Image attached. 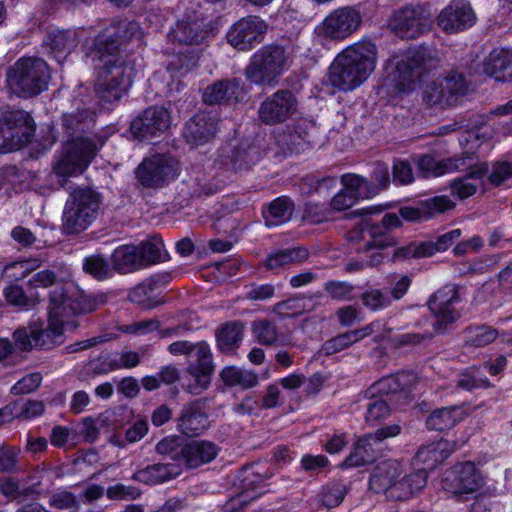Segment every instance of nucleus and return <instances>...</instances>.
Instances as JSON below:
<instances>
[{"instance_id": "1", "label": "nucleus", "mask_w": 512, "mask_h": 512, "mask_svg": "<svg viewBox=\"0 0 512 512\" xmlns=\"http://www.w3.org/2000/svg\"><path fill=\"white\" fill-rule=\"evenodd\" d=\"M137 22L113 20L93 40L90 56L97 71L95 90L105 102H115L129 90L133 82V68L120 51L127 43L142 39Z\"/></svg>"}, {"instance_id": "2", "label": "nucleus", "mask_w": 512, "mask_h": 512, "mask_svg": "<svg viewBox=\"0 0 512 512\" xmlns=\"http://www.w3.org/2000/svg\"><path fill=\"white\" fill-rule=\"evenodd\" d=\"M376 63L377 46L368 39L357 41L335 57L329 67V83L340 91H352L369 78Z\"/></svg>"}, {"instance_id": "3", "label": "nucleus", "mask_w": 512, "mask_h": 512, "mask_svg": "<svg viewBox=\"0 0 512 512\" xmlns=\"http://www.w3.org/2000/svg\"><path fill=\"white\" fill-rule=\"evenodd\" d=\"M440 62L438 50L421 45L392 56L389 77L398 91L406 92L420 83L426 74L438 69Z\"/></svg>"}, {"instance_id": "4", "label": "nucleus", "mask_w": 512, "mask_h": 512, "mask_svg": "<svg viewBox=\"0 0 512 512\" xmlns=\"http://www.w3.org/2000/svg\"><path fill=\"white\" fill-rule=\"evenodd\" d=\"M50 72L47 63L36 57H22L6 70L9 91L20 98H31L47 89Z\"/></svg>"}, {"instance_id": "5", "label": "nucleus", "mask_w": 512, "mask_h": 512, "mask_svg": "<svg viewBox=\"0 0 512 512\" xmlns=\"http://www.w3.org/2000/svg\"><path fill=\"white\" fill-rule=\"evenodd\" d=\"M167 258L162 239L152 236L138 245L125 244L117 247L111 255V264L114 271L129 274L164 262Z\"/></svg>"}, {"instance_id": "6", "label": "nucleus", "mask_w": 512, "mask_h": 512, "mask_svg": "<svg viewBox=\"0 0 512 512\" xmlns=\"http://www.w3.org/2000/svg\"><path fill=\"white\" fill-rule=\"evenodd\" d=\"M288 66L289 57L284 47L266 45L253 54L245 68V76L251 83L262 86L272 83Z\"/></svg>"}, {"instance_id": "7", "label": "nucleus", "mask_w": 512, "mask_h": 512, "mask_svg": "<svg viewBox=\"0 0 512 512\" xmlns=\"http://www.w3.org/2000/svg\"><path fill=\"white\" fill-rule=\"evenodd\" d=\"M34 131V122L28 113L3 107L0 111V152L20 149L30 142Z\"/></svg>"}, {"instance_id": "8", "label": "nucleus", "mask_w": 512, "mask_h": 512, "mask_svg": "<svg viewBox=\"0 0 512 512\" xmlns=\"http://www.w3.org/2000/svg\"><path fill=\"white\" fill-rule=\"evenodd\" d=\"M460 302V289L456 284H446L430 296L427 304L436 334H445L460 319L461 313L456 307Z\"/></svg>"}, {"instance_id": "9", "label": "nucleus", "mask_w": 512, "mask_h": 512, "mask_svg": "<svg viewBox=\"0 0 512 512\" xmlns=\"http://www.w3.org/2000/svg\"><path fill=\"white\" fill-rule=\"evenodd\" d=\"M432 23V14L428 7L410 5L396 10L390 17L388 26L403 39H416L428 32Z\"/></svg>"}, {"instance_id": "10", "label": "nucleus", "mask_w": 512, "mask_h": 512, "mask_svg": "<svg viewBox=\"0 0 512 512\" xmlns=\"http://www.w3.org/2000/svg\"><path fill=\"white\" fill-rule=\"evenodd\" d=\"M104 142L99 140V144L86 143L85 146L80 145L81 142H65L53 165V172L64 181L67 177L82 174Z\"/></svg>"}, {"instance_id": "11", "label": "nucleus", "mask_w": 512, "mask_h": 512, "mask_svg": "<svg viewBox=\"0 0 512 512\" xmlns=\"http://www.w3.org/2000/svg\"><path fill=\"white\" fill-rule=\"evenodd\" d=\"M361 24V12L353 6H345L331 11L315 28V33L322 39L342 41L353 35Z\"/></svg>"}, {"instance_id": "12", "label": "nucleus", "mask_w": 512, "mask_h": 512, "mask_svg": "<svg viewBox=\"0 0 512 512\" xmlns=\"http://www.w3.org/2000/svg\"><path fill=\"white\" fill-rule=\"evenodd\" d=\"M468 85L462 73L449 72L443 78L430 82L423 91V102L429 107L446 108L453 106L457 99L464 96Z\"/></svg>"}, {"instance_id": "13", "label": "nucleus", "mask_w": 512, "mask_h": 512, "mask_svg": "<svg viewBox=\"0 0 512 512\" xmlns=\"http://www.w3.org/2000/svg\"><path fill=\"white\" fill-rule=\"evenodd\" d=\"M179 172L178 161L169 155H153L143 160L136 169L139 182L147 188H156L174 180Z\"/></svg>"}, {"instance_id": "14", "label": "nucleus", "mask_w": 512, "mask_h": 512, "mask_svg": "<svg viewBox=\"0 0 512 512\" xmlns=\"http://www.w3.org/2000/svg\"><path fill=\"white\" fill-rule=\"evenodd\" d=\"M484 479L475 465L464 462L447 470L442 480V487L453 495L471 494L480 489Z\"/></svg>"}, {"instance_id": "15", "label": "nucleus", "mask_w": 512, "mask_h": 512, "mask_svg": "<svg viewBox=\"0 0 512 512\" xmlns=\"http://www.w3.org/2000/svg\"><path fill=\"white\" fill-rule=\"evenodd\" d=\"M171 125L169 111L163 106H151L135 117L130 124V131L140 140L160 137Z\"/></svg>"}, {"instance_id": "16", "label": "nucleus", "mask_w": 512, "mask_h": 512, "mask_svg": "<svg viewBox=\"0 0 512 512\" xmlns=\"http://www.w3.org/2000/svg\"><path fill=\"white\" fill-rule=\"evenodd\" d=\"M98 209L99 200L93 191L75 190L66 202L63 213L64 224H89L95 220Z\"/></svg>"}, {"instance_id": "17", "label": "nucleus", "mask_w": 512, "mask_h": 512, "mask_svg": "<svg viewBox=\"0 0 512 512\" xmlns=\"http://www.w3.org/2000/svg\"><path fill=\"white\" fill-rule=\"evenodd\" d=\"M297 110V99L290 90H278L267 97L258 109V117L267 125L285 122Z\"/></svg>"}, {"instance_id": "18", "label": "nucleus", "mask_w": 512, "mask_h": 512, "mask_svg": "<svg viewBox=\"0 0 512 512\" xmlns=\"http://www.w3.org/2000/svg\"><path fill=\"white\" fill-rule=\"evenodd\" d=\"M400 433L401 426L391 424L360 437L355 443L354 452L346 459L347 464L349 466H362L372 462L376 457L380 442L387 438L396 437Z\"/></svg>"}, {"instance_id": "19", "label": "nucleus", "mask_w": 512, "mask_h": 512, "mask_svg": "<svg viewBox=\"0 0 512 512\" xmlns=\"http://www.w3.org/2000/svg\"><path fill=\"white\" fill-rule=\"evenodd\" d=\"M56 297L59 302L60 316L68 323V319L75 315L91 313L95 311L100 305L105 303L103 296L87 295L82 292H77L76 295H67L62 287L56 288L50 292L49 304L52 306V298Z\"/></svg>"}, {"instance_id": "20", "label": "nucleus", "mask_w": 512, "mask_h": 512, "mask_svg": "<svg viewBox=\"0 0 512 512\" xmlns=\"http://www.w3.org/2000/svg\"><path fill=\"white\" fill-rule=\"evenodd\" d=\"M266 23L257 16H248L240 19L227 32L226 38L234 48L246 51L260 42L266 31Z\"/></svg>"}, {"instance_id": "21", "label": "nucleus", "mask_w": 512, "mask_h": 512, "mask_svg": "<svg viewBox=\"0 0 512 512\" xmlns=\"http://www.w3.org/2000/svg\"><path fill=\"white\" fill-rule=\"evenodd\" d=\"M318 128L313 122L299 121L293 128L276 136V144L283 153H300L316 143Z\"/></svg>"}, {"instance_id": "22", "label": "nucleus", "mask_w": 512, "mask_h": 512, "mask_svg": "<svg viewBox=\"0 0 512 512\" xmlns=\"http://www.w3.org/2000/svg\"><path fill=\"white\" fill-rule=\"evenodd\" d=\"M476 15L468 2L452 1L437 17L438 26L449 34L458 33L474 25Z\"/></svg>"}, {"instance_id": "23", "label": "nucleus", "mask_w": 512, "mask_h": 512, "mask_svg": "<svg viewBox=\"0 0 512 512\" xmlns=\"http://www.w3.org/2000/svg\"><path fill=\"white\" fill-rule=\"evenodd\" d=\"M210 30L201 19H182L168 33V41L172 44L188 47H202L206 44Z\"/></svg>"}, {"instance_id": "24", "label": "nucleus", "mask_w": 512, "mask_h": 512, "mask_svg": "<svg viewBox=\"0 0 512 512\" xmlns=\"http://www.w3.org/2000/svg\"><path fill=\"white\" fill-rule=\"evenodd\" d=\"M59 302L56 297L52 298V306L48 308V326L42 327V323L33 322L34 340L37 348L50 349L59 343V339L63 335L64 325L67 324L65 319L60 316Z\"/></svg>"}, {"instance_id": "25", "label": "nucleus", "mask_w": 512, "mask_h": 512, "mask_svg": "<svg viewBox=\"0 0 512 512\" xmlns=\"http://www.w3.org/2000/svg\"><path fill=\"white\" fill-rule=\"evenodd\" d=\"M403 464L395 459H389L378 463L369 479V488L375 493H387L392 498L397 483L404 474Z\"/></svg>"}, {"instance_id": "26", "label": "nucleus", "mask_w": 512, "mask_h": 512, "mask_svg": "<svg viewBox=\"0 0 512 512\" xmlns=\"http://www.w3.org/2000/svg\"><path fill=\"white\" fill-rule=\"evenodd\" d=\"M461 158H464L466 163L462 170L471 169V171L451 183V192L460 199H466L474 195L482 186V177L488 172V165L487 163L476 164L477 157L474 153H465Z\"/></svg>"}, {"instance_id": "27", "label": "nucleus", "mask_w": 512, "mask_h": 512, "mask_svg": "<svg viewBox=\"0 0 512 512\" xmlns=\"http://www.w3.org/2000/svg\"><path fill=\"white\" fill-rule=\"evenodd\" d=\"M217 129V119L208 113L200 112L185 123L183 137L190 146L197 147L212 141Z\"/></svg>"}, {"instance_id": "28", "label": "nucleus", "mask_w": 512, "mask_h": 512, "mask_svg": "<svg viewBox=\"0 0 512 512\" xmlns=\"http://www.w3.org/2000/svg\"><path fill=\"white\" fill-rule=\"evenodd\" d=\"M348 239L359 244V250L383 249L395 245L389 226H354Z\"/></svg>"}, {"instance_id": "29", "label": "nucleus", "mask_w": 512, "mask_h": 512, "mask_svg": "<svg viewBox=\"0 0 512 512\" xmlns=\"http://www.w3.org/2000/svg\"><path fill=\"white\" fill-rule=\"evenodd\" d=\"M454 207L455 203L448 196H436L421 201L416 206L401 207L399 215L408 222L428 221Z\"/></svg>"}, {"instance_id": "30", "label": "nucleus", "mask_w": 512, "mask_h": 512, "mask_svg": "<svg viewBox=\"0 0 512 512\" xmlns=\"http://www.w3.org/2000/svg\"><path fill=\"white\" fill-rule=\"evenodd\" d=\"M93 126L94 119L86 110L76 111L63 116V127L67 135L66 142H81L80 145L82 146H85L86 143L99 144V140H104L103 137L96 135L89 137L86 135Z\"/></svg>"}, {"instance_id": "31", "label": "nucleus", "mask_w": 512, "mask_h": 512, "mask_svg": "<svg viewBox=\"0 0 512 512\" xmlns=\"http://www.w3.org/2000/svg\"><path fill=\"white\" fill-rule=\"evenodd\" d=\"M205 402L206 398H202L183 407L177 424L182 434L190 437L197 436L208 428V417L202 409Z\"/></svg>"}, {"instance_id": "32", "label": "nucleus", "mask_w": 512, "mask_h": 512, "mask_svg": "<svg viewBox=\"0 0 512 512\" xmlns=\"http://www.w3.org/2000/svg\"><path fill=\"white\" fill-rule=\"evenodd\" d=\"M78 31L74 29L53 30L43 41V47L58 63H61L79 44Z\"/></svg>"}, {"instance_id": "33", "label": "nucleus", "mask_w": 512, "mask_h": 512, "mask_svg": "<svg viewBox=\"0 0 512 512\" xmlns=\"http://www.w3.org/2000/svg\"><path fill=\"white\" fill-rule=\"evenodd\" d=\"M417 383V377L412 372H400L384 377L375 382L366 392L370 397H383L390 394L406 393Z\"/></svg>"}, {"instance_id": "34", "label": "nucleus", "mask_w": 512, "mask_h": 512, "mask_svg": "<svg viewBox=\"0 0 512 512\" xmlns=\"http://www.w3.org/2000/svg\"><path fill=\"white\" fill-rule=\"evenodd\" d=\"M463 443L455 441L440 440L419 448L415 455L417 463L424 465V471L432 469L447 459L454 451L460 448Z\"/></svg>"}, {"instance_id": "35", "label": "nucleus", "mask_w": 512, "mask_h": 512, "mask_svg": "<svg viewBox=\"0 0 512 512\" xmlns=\"http://www.w3.org/2000/svg\"><path fill=\"white\" fill-rule=\"evenodd\" d=\"M484 72L497 81H512V50L495 48L485 58Z\"/></svg>"}, {"instance_id": "36", "label": "nucleus", "mask_w": 512, "mask_h": 512, "mask_svg": "<svg viewBox=\"0 0 512 512\" xmlns=\"http://www.w3.org/2000/svg\"><path fill=\"white\" fill-rule=\"evenodd\" d=\"M242 96L239 81L235 78L218 80L207 86L202 94L205 104L215 105L224 102L238 101Z\"/></svg>"}, {"instance_id": "37", "label": "nucleus", "mask_w": 512, "mask_h": 512, "mask_svg": "<svg viewBox=\"0 0 512 512\" xmlns=\"http://www.w3.org/2000/svg\"><path fill=\"white\" fill-rule=\"evenodd\" d=\"M218 453L219 448L215 443L195 440L185 444L182 449V459L189 468H197L214 460Z\"/></svg>"}, {"instance_id": "38", "label": "nucleus", "mask_w": 512, "mask_h": 512, "mask_svg": "<svg viewBox=\"0 0 512 512\" xmlns=\"http://www.w3.org/2000/svg\"><path fill=\"white\" fill-rule=\"evenodd\" d=\"M181 473L178 465L173 463H155L137 470L132 478L138 482L157 485L176 478Z\"/></svg>"}, {"instance_id": "39", "label": "nucleus", "mask_w": 512, "mask_h": 512, "mask_svg": "<svg viewBox=\"0 0 512 512\" xmlns=\"http://www.w3.org/2000/svg\"><path fill=\"white\" fill-rule=\"evenodd\" d=\"M466 417V411L460 406L443 407L429 414L426 426L430 430L442 432L452 429Z\"/></svg>"}, {"instance_id": "40", "label": "nucleus", "mask_w": 512, "mask_h": 512, "mask_svg": "<svg viewBox=\"0 0 512 512\" xmlns=\"http://www.w3.org/2000/svg\"><path fill=\"white\" fill-rule=\"evenodd\" d=\"M223 153H227L223 157L229 159V161L224 160L225 163L230 164L235 170L248 169L262 157L260 149L247 142H242L233 148H225Z\"/></svg>"}, {"instance_id": "41", "label": "nucleus", "mask_w": 512, "mask_h": 512, "mask_svg": "<svg viewBox=\"0 0 512 512\" xmlns=\"http://www.w3.org/2000/svg\"><path fill=\"white\" fill-rule=\"evenodd\" d=\"M465 166V159L461 157L437 161L430 155H423L418 161V168L424 177H438L453 170H462Z\"/></svg>"}, {"instance_id": "42", "label": "nucleus", "mask_w": 512, "mask_h": 512, "mask_svg": "<svg viewBox=\"0 0 512 512\" xmlns=\"http://www.w3.org/2000/svg\"><path fill=\"white\" fill-rule=\"evenodd\" d=\"M308 258V250L299 246L270 253L264 261V266L269 270H279L291 265L301 264Z\"/></svg>"}, {"instance_id": "43", "label": "nucleus", "mask_w": 512, "mask_h": 512, "mask_svg": "<svg viewBox=\"0 0 512 512\" xmlns=\"http://www.w3.org/2000/svg\"><path fill=\"white\" fill-rule=\"evenodd\" d=\"M427 477V472L424 469H419L410 475H402L397 483L395 493H392V499L407 500L411 498L426 486Z\"/></svg>"}, {"instance_id": "44", "label": "nucleus", "mask_w": 512, "mask_h": 512, "mask_svg": "<svg viewBox=\"0 0 512 512\" xmlns=\"http://www.w3.org/2000/svg\"><path fill=\"white\" fill-rule=\"evenodd\" d=\"M295 203L288 196H280L270 202L267 211H264L266 221H274L276 224H285L293 221Z\"/></svg>"}, {"instance_id": "45", "label": "nucleus", "mask_w": 512, "mask_h": 512, "mask_svg": "<svg viewBox=\"0 0 512 512\" xmlns=\"http://www.w3.org/2000/svg\"><path fill=\"white\" fill-rule=\"evenodd\" d=\"M220 377L228 386H241L248 389L258 384L257 374L235 366L225 367L221 371Z\"/></svg>"}, {"instance_id": "46", "label": "nucleus", "mask_w": 512, "mask_h": 512, "mask_svg": "<svg viewBox=\"0 0 512 512\" xmlns=\"http://www.w3.org/2000/svg\"><path fill=\"white\" fill-rule=\"evenodd\" d=\"M341 182L345 189H347L355 198L367 199L377 195V189L372 186V183L366 178L357 174H344L341 177Z\"/></svg>"}, {"instance_id": "47", "label": "nucleus", "mask_w": 512, "mask_h": 512, "mask_svg": "<svg viewBox=\"0 0 512 512\" xmlns=\"http://www.w3.org/2000/svg\"><path fill=\"white\" fill-rule=\"evenodd\" d=\"M217 343L222 351L236 348L243 337V325L238 322L226 323L217 333Z\"/></svg>"}, {"instance_id": "48", "label": "nucleus", "mask_w": 512, "mask_h": 512, "mask_svg": "<svg viewBox=\"0 0 512 512\" xmlns=\"http://www.w3.org/2000/svg\"><path fill=\"white\" fill-rule=\"evenodd\" d=\"M461 235L460 229H455L446 234L440 236L435 243L426 242L420 244L414 251L413 256L415 257H426L431 256L436 251H445L450 247L453 242Z\"/></svg>"}, {"instance_id": "49", "label": "nucleus", "mask_w": 512, "mask_h": 512, "mask_svg": "<svg viewBox=\"0 0 512 512\" xmlns=\"http://www.w3.org/2000/svg\"><path fill=\"white\" fill-rule=\"evenodd\" d=\"M371 398L366 406L365 422L376 426L379 422L387 419L392 410L386 398L377 396Z\"/></svg>"}, {"instance_id": "50", "label": "nucleus", "mask_w": 512, "mask_h": 512, "mask_svg": "<svg viewBox=\"0 0 512 512\" xmlns=\"http://www.w3.org/2000/svg\"><path fill=\"white\" fill-rule=\"evenodd\" d=\"M498 336V331L487 325L468 328L465 334V345L470 347H484L492 343Z\"/></svg>"}, {"instance_id": "51", "label": "nucleus", "mask_w": 512, "mask_h": 512, "mask_svg": "<svg viewBox=\"0 0 512 512\" xmlns=\"http://www.w3.org/2000/svg\"><path fill=\"white\" fill-rule=\"evenodd\" d=\"M252 332L257 341L262 345L273 346L280 343L277 327L269 320H259L254 322Z\"/></svg>"}, {"instance_id": "52", "label": "nucleus", "mask_w": 512, "mask_h": 512, "mask_svg": "<svg viewBox=\"0 0 512 512\" xmlns=\"http://www.w3.org/2000/svg\"><path fill=\"white\" fill-rule=\"evenodd\" d=\"M347 493L346 486L341 482H331L324 486L319 494V501L328 508L339 506Z\"/></svg>"}, {"instance_id": "53", "label": "nucleus", "mask_w": 512, "mask_h": 512, "mask_svg": "<svg viewBox=\"0 0 512 512\" xmlns=\"http://www.w3.org/2000/svg\"><path fill=\"white\" fill-rule=\"evenodd\" d=\"M41 261L39 259L19 260L7 264L3 269V276L12 280H21L29 273L39 268Z\"/></svg>"}, {"instance_id": "54", "label": "nucleus", "mask_w": 512, "mask_h": 512, "mask_svg": "<svg viewBox=\"0 0 512 512\" xmlns=\"http://www.w3.org/2000/svg\"><path fill=\"white\" fill-rule=\"evenodd\" d=\"M83 270L98 280H103L112 275L107 260L101 255H91L85 258Z\"/></svg>"}, {"instance_id": "55", "label": "nucleus", "mask_w": 512, "mask_h": 512, "mask_svg": "<svg viewBox=\"0 0 512 512\" xmlns=\"http://www.w3.org/2000/svg\"><path fill=\"white\" fill-rule=\"evenodd\" d=\"M362 304L371 311H378L391 305V298L378 288H369L360 296Z\"/></svg>"}, {"instance_id": "56", "label": "nucleus", "mask_w": 512, "mask_h": 512, "mask_svg": "<svg viewBox=\"0 0 512 512\" xmlns=\"http://www.w3.org/2000/svg\"><path fill=\"white\" fill-rule=\"evenodd\" d=\"M187 373L191 376L192 382L187 384L185 390L190 394L199 395L209 387L213 372L187 368Z\"/></svg>"}, {"instance_id": "57", "label": "nucleus", "mask_w": 512, "mask_h": 512, "mask_svg": "<svg viewBox=\"0 0 512 512\" xmlns=\"http://www.w3.org/2000/svg\"><path fill=\"white\" fill-rule=\"evenodd\" d=\"M305 299L302 297L290 298L288 300L277 303L273 311L281 317H295L306 311Z\"/></svg>"}, {"instance_id": "58", "label": "nucleus", "mask_w": 512, "mask_h": 512, "mask_svg": "<svg viewBox=\"0 0 512 512\" xmlns=\"http://www.w3.org/2000/svg\"><path fill=\"white\" fill-rule=\"evenodd\" d=\"M185 445L178 436L165 437L156 445L157 453L161 455H169L175 461H183L182 449Z\"/></svg>"}, {"instance_id": "59", "label": "nucleus", "mask_w": 512, "mask_h": 512, "mask_svg": "<svg viewBox=\"0 0 512 512\" xmlns=\"http://www.w3.org/2000/svg\"><path fill=\"white\" fill-rule=\"evenodd\" d=\"M19 449L10 445L0 446V472L15 473L19 471Z\"/></svg>"}, {"instance_id": "60", "label": "nucleus", "mask_w": 512, "mask_h": 512, "mask_svg": "<svg viewBox=\"0 0 512 512\" xmlns=\"http://www.w3.org/2000/svg\"><path fill=\"white\" fill-rule=\"evenodd\" d=\"M7 302L20 308H29L38 303V298L28 297L23 288L18 285H10L4 292Z\"/></svg>"}, {"instance_id": "61", "label": "nucleus", "mask_w": 512, "mask_h": 512, "mask_svg": "<svg viewBox=\"0 0 512 512\" xmlns=\"http://www.w3.org/2000/svg\"><path fill=\"white\" fill-rule=\"evenodd\" d=\"M195 361L188 368L198 369L200 371H214L212 362V353L207 343L199 342L195 344Z\"/></svg>"}, {"instance_id": "62", "label": "nucleus", "mask_w": 512, "mask_h": 512, "mask_svg": "<svg viewBox=\"0 0 512 512\" xmlns=\"http://www.w3.org/2000/svg\"><path fill=\"white\" fill-rule=\"evenodd\" d=\"M49 505L59 510L77 511L80 507V502L74 493L68 490H60L51 495Z\"/></svg>"}, {"instance_id": "63", "label": "nucleus", "mask_w": 512, "mask_h": 512, "mask_svg": "<svg viewBox=\"0 0 512 512\" xmlns=\"http://www.w3.org/2000/svg\"><path fill=\"white\" fill-rule=\"evenodd\" d=\"M356 343L351 331L337 335L334 338L327 340L321 348V351L325 355H333L339 353L352 344Z\"/></svg>"}, {"instance_id": "64", "label": "nucleus", "mask_w": 512, "mask_h": 512, "mask_svg": "<svg viewBox=\"0 0 512 512\" xmlns=\"http://www.w3.org/2000/svg\"><path fill=\"white\" fill-rule=\"evenodd\" d=\"M42 379L39 372L27 374L11 387V393L13 395L29 394L41 385Z\"/></svg>"}]
</instances>
